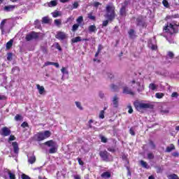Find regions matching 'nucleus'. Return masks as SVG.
Listing matches in <instances>:
<instances>
[{"label":"nucleus","instance_id":"nucleus-55","mask_svg":"<svg viewBox=\"0 0 179 179\" xmlns=\"http://www.w3.org/2000/svg\"><path fill=\"white\" fill-rule=\"evenodd\" d=\"M122 159H123L124 161H126L127 162V164H129L128 157H127V155L125 154L122 155Z\"/></svg>","mask_w":179,"mask_h":179},{"label":"nucleus","instance_id":"nucleus-28","mask_svg":"<svg viewBox=\"0 0 179 179\" xmlns=\"http://www.w3.org/2000/svg\"><path fill=\"white\" fill-rule=\"evenodd\" d=\"M148 88H150V90L152 91H155V90H157V86L154 83H150V85H148Z\"/></svg>","mask_w":179,"mask_h":179},{"label":"nucleus","instance_id":"nucleus-35","mask_svg":"<svg viewBox=\"0 0 179 179\" xmlns=\"http://www.w3.org/2000/svg\"><path fill=\"white\" fill-rule=\"evenodd\" d=\"M75 105H76V107L78 108L80 110H83V107H82L80 102L75 101Z\"/></svg>","mask_w":179,"mask_h":179},{"label":"nucleus","instance_id":"nucleus-19","mask_svg":"<svg viewBox=\"0 0 179 179\" xmlns=\"http://www.w3.org/2000/svg\"><path fill=\"white\" fill-rule=\"evenodd\" d=\"M5 24H6V20H3L1 22V24H0V29H1V35L4 34L3 26H5Z\"/></svg>","mask_w":179,"mask_h":179},{"label":"nucleus","instance_id":"nucleus-18","mask_svg":"<svg viewBox=\"0 0 179 179\" xmlns=\"http://www.w3.org/2000/svg\"><path fill=\"white\" fill-rule=\"evenodd\" d=\"M15 8V6H6L3 8V10L8 12L13 10Z\"/></svg>","mask_w":179,"mask_h":179},{"label":"nucleus","instance_id":"nucleus-3","mask_svg":"<svg viewBox=\"0 0 179 179\" xmlns=\"http://www.w3.org/2000/svg\"><path fill=\"white\" fill-rule=\"evenodd\" d=\"M52 136V132L49 130H45V131L38 132L35 134V140L38 142L43 141L45 139L49 138Z\"/></svg>","mask_w":179,"mask_h":179},{"label":"nucleus","instance_id":"nucleus-41","mask_svg":"<svg viewBox=\"0 0 179 179\" xmlns=\"http://www.w3.org/2000/svg\"><path fill=\"white\" fill-rule=\"evenodd\" d=\"M92 123H94V120H88L87 129L92 128Z\"/></svg>","mask_w":179,"mask_h":179},{"label":"nucleus","instance_id":"nucleus-50","mask_svg":"<svg viewBox=\"0 0 179 179\" xmlns=\"http://www.w3.org/2000/svg\"><path fill=\"white\" fill-rule=\"evenodd\" d=\"M168 57L169 59H173L175 54L173 52H168Z\"/></svg>","mask_w":179,"mask_h":179},{"label":"nucleus","instance_id":"nucleus-11","mask_svg":"<svg viewBox=\"0 0 179 179\" xmlns=\"http://www.w3.org/2000/svg\"><path fill=\"white\" fill-rule=\"evenodd\" d=\"M12 148H13L14 154L18 155L19 153V145L17 141L12 142Z\"/></svg>","mask_w":179,"mask_h":179},{"label":"nucleus","instance_id":"nucleus-14","mask_svg":"<svg viewBox=\"0 0 179 179\" xmlns=\"http://www.w3.org/2000/svg\"><path fill=\"white\" fill-rule=\"evenodd\" d=\"M27 162L30 164H34L36 163V155H32L31 157H29V159L27 160Z\"/></svg>","mask_w":179,"mask_h":179},{"label":"nucleus","instance_id":"nucleus-60","mask_svg":"<svg viewBox=\"0 0 179 179\" xmlns=\"http://www.w3.org/2000/svg\"><path fill=\"white\" fill-rule=\"evenodd\" d=\"M149 143H150V145L151 146V148H152V149H155V144L154 141L150 140Z\"/></svg>","mask_w":179,"mask_h":179},{"label":"nucleus","instance_id":"nucleus-46","mask_svg":"<svg viewBox=\"0 0 179 179\" xmlns=\"http://www.w3.org/2000/svg\"><path fill=\"white\" fill-rule=\"evenodd\" d=\"M60 13L59 11H55L54 13H52V16L54 18H57L58 16H60Z\"/></svg>","mask_w":179,"mask_h":179},{"label":"nucleus","instance_id":"nucleus-51","mask_svg":"<svg viewBox=\"0 0 179 179\" xmlns=\"http://www.w3.org/2000/svg\"><path fill=\"white\" fill-rule=\"evenodd\" d=\"M129 131L130 135L136 136V132H134V129L133 127L130 128Z\"/></svg>","mask_w":179,"mask_h":179},{"label":"nucleus","instance_id":"nucleus-47","mask_svg":"<svg viewBox=\"0 0 179 179\" xmlns=\"http://www.w3.org/2000/svg\"><path fill=\"white\" fill-rule=\"evenodd\" d=\"M108 139L104 136H101V142L103 143H107Z\"/></svg>","mask_w":179,"mask_h":179},{"label":"nucleus","instance_id":"nucleus-2","mask_svg":"<svg viewBox=\"0 0 179 179\" xmlns=\"http://www.w3.org/2000/svg\"><path fill=\"white\" fill-rule=\"evenodd\" d=\"M163 31H165V33L169 34L171 35L178 34V25L173 24L170 22H166L165 27L163 28Z\"/></svg>","mask_w":179,"mask_h":179},{"label":"nucleus","instance_id":"nucleus-37","mask_svg":"<svg viewBox=\"0 0 179 179\" xmlns=\"http://www.w3.org/2000/svg\"><path fill=\"white\" fill-rule=\"evenodd\" d=\"M127 108H129V111H127V113H129V114H133L134 110L130 103L127 105Z\"/></svg>","mask_w":179,"mask_h":179},{"label":"nucleus","instance_id":"nucleus-30","mask_svg":"<svg viewBox=\"0 0 179 179\" xmlns=\"http://www.w3.org/2000/svg\"><path fill=\"white\" fill-rule=\"evenodd\" d=\"M42 23L43 24H49L50 23V19L48 17H43L42 18Z\"/></svg>","mask_w":179,"mask_h":179},{"label":"nucleus","instance_id":"nucleus-16","mask_svg":"<svg viewBox=\"0 0 179 179\" xmlns=\"http://www.w3.org/2000/svg\"><path fill=\"white\" fill-rule=\"evenodd\" d=\"M118 97L117 95L114 96L113 99V103L114 108H117L118 107Z\"/></svg>","mask_w":179,"mask_h":179},{"label":"nucleus","instance_id":"nucleus-58","mask_svg":"<svg viewBox=\"0 0 179 179\" xmlns=\"http://www.w3.org/2000/svg\"><path fill=\"white\" fill-rule=\"evenodd\" d=\"M21 127L23 128H27L29 127V124H27V122H24L22 123Z\"/></svg>","mask_w":179,"mask_h":179},{"label":"nucleus","instance_id":"nucleus-57","mask_svg":"<svg viewBox=\"0 0 179 179\" xmlns=\"http://www.w3.org/2000/svg\"><path fill=\"white\" fill-rule=\"evenodd\" d=\"M21 178L22 179H31V178L28 175H26L24 173L21 176Z\"/></svg>","mask_w":179,"mask_h":179},{"label":"nucleus","instance_id":"nucleus-12","mask_svg":"<svg viewBox=\"0 0 179 179\" xmlns=\"http://www.w3.org/2000/svg\"><path fill=\"white\" fill-rule=\"evenodd\" d=\"M123 93L124 94L134 96V92L133 91H131V90L130 88H129L128 87H123Z\"/></svg>","mask_w":179,"mask_h":179},{"label":"nucleus","instance_id":"nucleus-53","mask_svg":"<svg viewBox=\"0 0 179 179\" xmlns=\"http://www.w3.org/2000/svg\"><path fill=\"white\" fill-rule=\"evenodd\" d=\"M8 61H11L13 59V53H8V57H6Z\"/></svg>","mask_w":179,"mask_h":179},{"label":"nucleus","instance_id":"nucleus-6","mask_svg":"<svg viewBox=\"0 0 179 179\" xmlns=\"http://www.w3.org/2000/svg\"><path fill=\"white\" fill-rule=\"evenodd\" d=\"M39 38V33L36 31H31L25 36L26 41H31L32 40H37Z\"/></svg>","mask_w":179,"mask_h":179},{"label":"nucleus","instance_id":"nucleus-34","mask_svg":"<svg viewBox=\"0 0 179 179\" xmlns=\"http://www.w3.org/2000/svg\"><path fill=\"white\" fill-rule=\"evenodd\" d=\"M50 7H55L57 6V0H53L50 2L49 4Z\"/></svg>","mask_w":179,"mask_h":179},{"label":"nucleus","instance_id":"nucleus-64","mask_svg":"<svg viewBox=\"0 0 179 179\" xmlns=\"http://www.w3.org/2000/svg\"><path fill=\"white\" fill-rule=\"evenodd\" d=\"M178 92H172V94H171V97L172 98H173V97H178Z\"/></svg>","mask_w":179,"mask_h":179},{"label":"nucleus","instance_id":"nucleus-63","mask_svg":"<svg viewBox=\"0 0 179 179\" xmlns=\"http://www.w3.org/2000/svg\"><path fill=\"white\" fill-rule=\"evenodd\" d=\"M151 50H157V45H155L154 44L151 45L150 47Z\"/></svg>","mask_w":179,"mask_h":179},{"label":"nucleus","instance_id":"nucleus-10","mask_svg":"<svg viewBox=\"0 0 179 179\" xmlns=\"http://www.w3.org/2000/svg\"><path fill=\"white\" fill-rule=\"evenodd\" d=\"M11 134V131L10 129H8L6 127H3V129H1V136H10Z\"/></svg>","mask_w":179,"mask_h":179},{"label":"nucleus","instance_id":"nucleus-52","mask_svg":"<svg viewBox=\"0 0 179 179\" xmlns=\"http://www.w3.org/2000/svg\"><path fill=\"white\" fill-rule=\"evenodd\" d=\"M156 172L157 173H162V169L161 166H156Z\"/></svg>","mask_w":179,"mask_h":179},{"label":"nucleus","instance_id":"nucleus-15","mask_svg":"<svg viewBox=\"0 0 179 179\" xmlns=\"http://www.w3.org/2000/svg\"><path fill=\"white\" fill-rule=\"evenodd\" d=\"M120 16L122 17H125L126 15H127V11H126V6H123L121 7L120 8Z\"/></svg>","mask_w":179,"mask_h":179},{"label":"nucleus","instance_id":"nucleus-45","mask_svg":"<svg viewBox=\"0 0 179 179\" xmlns=\"http://www.w3.org/2000/svg\"><path fill=\"white\" fill-rule=\"evenodd\" d=\"M76 22L78 23V24H80L82 22H83V17H78V18L76 20Z\"/></svg>","mask_w":179,"mask_h":179},{"label":"nucleus","instance_id":"nucleus-36","mask_svg":"<svg viewBox=\"0 0 179 179\" xmlns=\"http://www.w3.org/2000/svg\"><path fill=\"white\" fill-rule=\"evenodd\" d=\"M140 164H141V166L144 168V169H148V164L146 162L141 160L140 161Z\"/></svg>","mask_w":179,"mask_h":179},{"label":"nucleus","instance_id":"nucleus-8","mask_svg":"<svg viewBox=\"0 0 179 179\" xmlns=\"http://www.w3.org/2000/svg\"><path fill=\"white\" fill-rule=\"evenodd\" d=\"M55 38L57 40L64 41L68 38V35L65 32L58 31L57 34H56Z\"/></svg>","mask_w":179,"mask_h":179},{"label":"nucleus","instance_id":"nucleus-49","mask_svg":"<svg viewBox=\"0 0 179 179\" xmlns=\"http://www.w3.org/2000/svg\"><path fill=\"white\" fill-rule=\"evenodd\" d=\"M155 155L152 153H148V159L150 160L154 159Z\"/></svg>","mask_w":179,"mask_h":179},{"label":"nucleus","instance_id":"nucleus-22","mask_svg":"<svg viewBox=\"0 0 179 179\" xmlns=\"http://www.w3.org/2000/svg\"><path fill=\"white\" fill-rule=\"evenodd\" d=\"M88 31H90L91 33H94V32L96 31V27H95L94 24L90 25V27H88Z\"/></svg>","mask_w":179,"mask_h":179},{"label":"nucleus","instance_id":"nucleus-17","mask_svg":"<svg viewBox=\"0 0 179 179\" xmlns=\"http://www.w3.org/2000/svg\"><path fill=\"white\" fill-rule=\"evenodd\" d=\"M136 85L138 86V88H137L138 92H143V90H145L144 85H141V83L139 82L136 83Z\"/></svg>","mask_w":179,"mask_h":179},{"label":"nucleus","instance_id":"nucleus-5","mask_svg":"<svg viewBox=\"0 0 179 179\" xmlns=\"http://www.w3.org/2000/svg\"><path fill=\"white\" fill-rule=\"evenodd\" d=\"M134 106L135 109H136V110L138 111H141L143 109L154 108V105L150 103H141V101H134Z\"/></svg>","mask_w":179,"mask_h":179},{"label":"nucleus","instance_id":"nucleus-27","mask_svg":"<svg viewBox=\"0 0 179 179\" xmlns=\"http://www.w3.org/2000/svg\"><path fill=\"white\" fill-rule=\"evenodd\" d=\"M87 18L93 21L96 20V17L92 15V13H90L87 14Z\"/></svg>","mask_w":179,"mask_h":179},{"label":"nucleus","instance_id":"nucleus-7","mask_svg":"<svg viewBox=\"0 0 179 179\" xmlns=\"http://www.w3.org/2000/svg\"><path fill=\"white\" fill-rule=\"evenodd\" d=\"M99 157H101V159H102V161L105 162H110V159H109L110 153H108L107 150L100 151Z\"/></svg>","mask_w":179,"mask_h":179},{"label":"nucleus","instance_id":"nucleus-29","mask_svg":"<svg viewBox=\"0 0 179 179\" xmlns=\"http://www.w3.org/2000/svg\"><path fill=\"white\" fill-rule=\"evenodd\" d=\"M79 28V24H75L72 26L71 31L73 32H76V31L78 30Z\"/></svg>","mask_w":179,"mask_h":179},{"label":"nucleus","instance_id":"nucleus-1","mask_svg":"<svg viewBox=\"0 0 179 179\" xmlns=\"http://www.w3.org/2000/svg\"><path fill=\"white\" fill-rule=\"evenodd\" d=\"M106 18L108 20L103 21L102 27H106L108 24V22H113L115 18V7L113 3L108 5L106 7Z\"/></svg>","mask_w":179,"mask_h":179},{"label":"nucleus","instance_id":"nucleus-24","mask_svg":"<svg viewBox=\"0 0 179 179\" xmlns=\"http://www.w3.org/2000/svg\"><path fill=\"white\" fill-rule=\"evenodd\" d=\"M80 41H82V39H81L80 36H77V37H75V38L71 39V43H78Z\"/></svg>","mask_w":179,"mask_h":179},{"label":"nucleus","instance_id":"nucleus-43","mask_svg":"<svg viewBox=\"0 0 179 179\" xmlns=\"http://www.w3.org/2000/svg\"><path fill=\"white\" fill-rule=\"evenodd\" d=\"M110 87H111V90H113V92H117L118 90V87L116 86L115 84H111Z\"/></svg>","mask_w":179,"mask_h":179},{"label":"nucleus","instance_id":"nucleus-39","mask_svg":"<svg viewBox=\"0 0 179 179\" xmlns=\"http://www.w3.org/2000/svg\"><path fill=\"white\" fill-rule=\"evenodd\" d=\"M162 3L164 5V7H166V8H170V5L169 4V2L167 0H163Z\"/></svg>","mask_w":179,"mask_h":179},{"label":"nucleus","instance_id":"nucleus-9","mask_svg":"<svg viewBox=\"0 0 179 179\" xmlns=\"http://www.w3.org/2000/svg\"><path fill=\"white\" fill-rule=\"evenodd\" d=\"M136 25L141 26L143 28L147 27L146 22H145L143 17L139 16L136 18Z\"/></svg>","mask_w":179,"mask_h":179},{"label":"nucleus","instance_id":"nucleus-21","mask_svg":"<svg viewBox=\"0 0 179 179\" xmlns=\"http://www.w3.org/2000/svg\"><path fill=\"white\" fill-rule=\"evenodd\" d=\"M36 87H37V90H39V94H40L41 95H42L43 93L45 92V88H44V87H43V86H40L38 84L36 85Z\"/></svg>","mask_w":179,"mask_h":179},{"label":"nucleus","instance_id":"nucleus-31","mask_svg":"<svg viewBox=\"0 0 179 179\" xmlns=\"http://www.w3.org/2000/svg\"><path fill=\"white\" fill-rule=\"evenodd\" d=\"M14 120L17 122L21 121L22 120H23V117H22L21 115L17 114L14 117Z\"/></svg>","mask_w":179,"mask_h":179},{"label":"nucleus","instance_id":"nucleus-32","mask_svg":"<svg viewBox=\"0 0 179 179\" xmlns=\"http://www.w3.org/2000/svg\"><path fill=\"white\" fill-rule=\"evenodd\" d=\"M8 176H9V179H16V176L15 175V173L10 172V171H9L8 172Z\"/></svg>","mask_w":179,"mask_h":179},{"label":"nucleus","instance_id":"nucleus-26","mask_svg":"<svg viewBox=\"0 0 179 179\" xmlns=\"http://www.w3.org/2000/svg\"><path fill=\"white\" fill-rule=\"evenodd\" d=\"M108 151L110 152L111 153H115L116 152V145H113L108 148Z\"/></svg>","mask_w":179,"mask_h":179},{"label":"nucleus","instance_id":"nucleus-59","mask_svg":"<svg viewBox=\"0 0 179 179\" xmlns=\"http://www.w3.org/2000/svg\"><path fill=\"white\" fill-rule=\"evenodd\" d=\"M77 161H78V164H79L80 166H84V162H83V161L81 160V158H80V157H78V158H77Z\"/></svg>","mask_w":179,"mask_h":179},{"label":"nucleus","instance_id":"nucleus-40","mask_svg":"<svg viewBox=\"0 0 179 179\" xmlns=\"http://www.w3.org/2000/svg\"><path fill=\"white\" fill-rule=\"evenodd\" d=\"M54 24H55L56 26H60V25L62 24L61 20H59V19H56L55 20H54Z\"/></svg>","mask_w":179,"mask_h":179},{"label":"nucleus","instance_id":"nucleus-44","mask_svg":"<svg viewBox=\"0 0 179 179\" xmlns=\"http://www.w3.org/2000/svg\"><path fill=\"white\" fill-rule=\"evenodd\" d=\"M103 49H104V47L101 44H99V45H98V49L96 52L101 53V51Z\"/></svg>","mask_w":179,"mask_h":179},{"label":"nucleus","instance_id":"nucleus-62","mask_svg":"<svg viewBox=\"0 0 179 179\" xmlns=\"http://www.w3.org/2000/svg\"><path fill=\"white\" fill-rule=\"evenodd\" d=\"M52 64H53V62H46L45 63V64H43V66H51Z\"/></svg>","mask_w":179,"mask_h":179},{"label":"nucleus","instance_id":"nucleus-48","mask_svg":"<svg viewBox=\"0 0 179 179\" xmlns=\"http://www.w3.org/2000/svg\"><path fill=\"white\" fill-rule=\"evenodd\" d=\"M79 3L78 1H75L73 4L72 9H78Z\"/></svg>","mask_w":179,"mask_h":179},{"label":"nucleus","instance_id":"nucleus-4","mask_svg":"<svg viewBox=\"0 0 179 179\" xmlns=\"http://www.w3.org/2000/svg\"><path fill=\"white\" fill-rule=\"evenodd\" d=\"M43 145L48 146V148H50V150H48V152L50 154H55L57 153L58 146L57 142H55L53 140H50L48 141H45L43 143Z\"/></svg>","mask_w":179,"mask_h":179},{"label":"nucleus","instance_id":"nucleus-42","mask_svg":"<svg viewBox=\"0 0 179 179\" xmlns=\"http://www.w3.org/2000/svg\"><path fill=\"white\" fill-rule=\"evenodd\" d=\"M104 114H105L104 110H101L100 113H99V118L100 119H104L105 118Z\"/></svg>","mask_w":179,"mask_h":179},{"label":"nucleus","instance_id":"nucleus-20","mask_svg":"<svg viewBox=\"0 0 179 179\" xmlns=\"http://www.w3.org/2000/svg\"><path fill=\"white\" fill-rule=\"evenodd\" d=\"M175 149H176L175 145H173V144H171V146L166 147V152L169 153L173 150H175Z\"/></svg>","mask_w":179,"mask_h":179},{"label":"nucleus","instance_id":"nucleus-56","mask_svg":"<svg viewBox=\"0 0 179 179\" xmlns=\"http://www.w3.org/2000/svg\"><path fill=\"white\" fill-rule=\"evenodd\" d=\"M99 5H101V3H99V1H95L94 3H93V6L95 7L96 8H98Z\"/></svg>","mask_w":179,"mask_h":179},{"label":"nucleus","instance_id":"nucleus-33","mask_svg":"<svg viewBox=\"0 0 179 179\" xmlns=\"http://www.w3.org/2000/svg\"><path fill=\"white\" fill-rule=\"evenodd\" d=\"M127 34H129V38H133L135 31L133 29H131L129 31V32H127Z\"/></svg>","mask_w":179,"mask_h":179},{"label":"nucleus","instance_id":"nucleus-38","mask_svg":"<svg viewBox=\"0 0 179 179\" xmlns=\"http://www.w3.org/2000/svg\"><path fill=\"white\" fill-rule=\"evenodd\" d=\"M169 179H179V177L178 176V175L173 173L169 176Z\"/></svg>","mask_w":179,"mask_h":179},{"label":"nucleus","instance_id":"nucleus-13","mask_svg":"<svg viewBox=\"0 0 179 179\" xmlns=\"http://www.w3.org/2000/svg\"><path fill=\"white\" fill-rule=\"evenodd\" d=\"M111 176L112 175L109 171L103 172V173L101 174V178L103 179H108L110 178Z\"/></svg>","mask_w":179,"mask_h":179},{"label":"nucleus","instance_id":"nucleus-25","mask_svg":"<svg viewBox=\"0 0 179 179\" xmlns=\"http://www.w3.org/2000/svg\"><path fill=\"white\" fill-rule=\"evenodd\" d=\"M155 97L157 99H162L163 97H164V94L162 92H157L155 94Z\"/></svg>","mask_w":179,"mask_h":179},{"label":"nucleus","instance_id":"nucleus-61","mask_svg":"<svg viewBox=\"0 0 179 179\" xmlns=\"http://www.w3.org/2000/svg\"><path fill=\"white\" fill-rule=\"evenodd\" d=\"M41 50H42L43 53L47 54L48 53V49L47 48L42 47L41 48Z\"/></svg>","mask_w":179,"mask_h":179},{"label":"nucleus","instance_id":"nucleus-23","mask_svg":"<svg viewBox=\"0 0 179 179\" xmlns=\"http://www.w3.org/2000/svg\"><path fill=\"white\" fill-rule=\"evenodd\" d=\"M13 40H9V41L8 43H6V48L8 50H10L11 48V47H13Z\"/></svg>","mask_w":179,"mask_h":179},{"label":"nucleus","instance_id":"nucleus-54","mask_svg":"<svg viewBox=\"0 0 179 179\" xmlns=\"http://www.w3.org/2000/svg\"><path fill=\"white\" fill-rule=\"evenodd\" d=\"M15 139H16V138L15 136L10 135V136H9V138H8V142L14 141H15Z\"/></svg>","mask_w":179,"mask_h":179}]
</instances>
